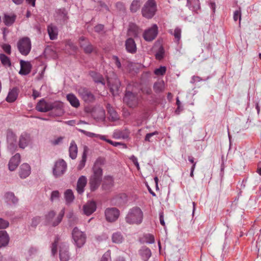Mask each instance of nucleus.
Instances as JSON below:
<instances>
[{
    "label": "nucleus",
    "mask_w": 261,
    "mask_h": 261,
    "mask_svg": "<svg viewBox=\"0 0 261 261\" xmlns=\"http://www.w3.org/2000/svg\"><path fill=\"white\" fill-rule=\"evenodd\" d=\"M105 162L103 158H98L94 163L92 168L93 173L89 178L90 190L94 191L99 187L102 181V166Z\"/></svg>",
    "instance_id": "1"
},
{
    "label": "nucleus",
    "mask_w": 261,
    "mask_h": 261,
    "mask_svg": "<svg viewBox=\"0 0 261 261\" xmlns=\"http://www.w3.org/2000/svg\"><path fill=\"white\" fill-rule=\"evenodd\" d=\"M143 214L142 210L138 207H134L129 210L125 216V220L127 223L139 224L143 220Z\"/></svg>",
    "instance_id": "2"
},
{
    "label": "nucleus",
    "mask_w": 261,
    "mask_h": 261,
    "mask_svg": "<svg viewBox=\"0 0 261 261\" xmlns=\"http://www.w3.org/2000/svg\"><path fill=\"white\" fill-rule=\"evenodd\" d=\"M157 10L155 0H148L142 9V15L147 18H151Z\"/></svg>",
    "instance_id": "3"
},
{
    "label": "nucleus",
    "mask_w": 261,
    "mask_h": 261,
    "mask_svg": "<svg viewBox=\"0 0 261 261\" xmlns=\"http://www.w3.org/2000/svg\"><path fill=\"white\" fill-rule=\"evenodd\" d=\"M7 143L8 149L12 153L17 150L18 142L16 135L11 130L7 132Z\"/></svg>",
    "instance_id": "4"
},
{
    "label": "nucleus",
    "mask_w": 261,
    "mask_h": 261,
    "mask_svg": "<svg viewBox=\"0 0 261 261\" xmlns=\"http://www.w3.org/2000/svg\"><path fill=\"white\" fill-rule=\"evenodd\" d=\"M58 107L60 109L59 114L62 113L61 105L58 102L54 103L46 102L43 99L40 100L36 107V110L41 112H46L50 111L53 108Z\"/></svg>",
    "instance_id": "5"
},
{
    "label": "nucleus",
    "mask_w": 261,
    "mask_h": 261,
    "mask_svg": "<svg viewBox=\"0 0 261 261\" xmlns=\"http://www.w3.org/2000/svg\"><path fill=\"white\" fill-rule=\"evenodd\" d=\"M17 48L20 54L24 56L28 55L31 49V42L28 37H23L17 42Z\"/></svg>",
    "instance_id": "6"
},
{
    "label": "nucleus",
    "mask_w": 261,
    "mask_h": 261,
    "mask_svg": "<svg viewBox=\"0 0 261 261\" xmlns=\"http://www.w3.org/2000/svg\"><path fill=\"white\" fill-rule=\"evenodd\" d=\"M65 214V209L63 208L58 214V216L54 219L56 213L54 211L49 212L45 216L46 220L48 223L53 226L58 225L62 221Z\"/></svg>",
    "instance_id": "7"
},
{
    "label": "nucleus",
    "mask_w": 261,
    "mask_h": 261,
    "mask_svg": "<svg viewBox=\"0 0 261 261\" xmlns=\"http://www.w3.org/2000/svg\"><path fill=\"white\" fill-rule=\"evenodd\" d=\"M67 169V164L63 160L60 159L55 162L53 168V173L55 177H59L63 175Z\"/></svg>",
    "instance_id": "8"
},
{
    "label": "nucleus",
    "mask_w": 261,
    "mask_h": 261,
    "mask_svg": "<svg viewBox=\"0 0 261 261\" xmlns=\"http://www.w3.org/2000/svg\"><path fill=\"white\" fill-rule=\"evenodd\" d=\"M72 238L75 245L78 247H81L86 242V236L84 232L77 227L74 228L72 233Z\"/></svg>",
    "instance_id": "9"
},
{
    "label": "nucleus",
    "mask_w": 261,
    "mask_h": 261,
    "mask_svg": "<svg viewBox=\"0 0 261 261\" xmlns=\"http://www.w3.org/2000/svg\"><path fill=\"white\" fill-rule=\"evenodd\" d=\"M78 94L81 98L87 103L93 102L95 97L92 92L85 87H80L77 90Z\"/></svg>",
    "instance_id": "10"
},
{
    "label": "nucleus",
    "mask_w": 261,
    "mask_h": 261,
    "mask_svg": "<svg viewBox=\"0 0 261 261\" xmlns=\"http://www.w3.org/2000/svg\"><path fill=\"white\" fill-rule=\"evenodd\" d=\"M123 101L130 108L135 107L138 103L137 95L130 91H127L123 97Z\"/></svg>",
    "instance_id": "11"
},
{
    "label": "nucleus",
    "mask_w": 261,
    "mask_h": 261,
    "mask_svg": "<svg viewBox=\"0 0 261 261\" xmlns=\"http://www.w3.org/2000/svg\"><path fill=\"white\" fill-rule=\"evenodd\" d=\"M32 142L31 135L27 132H23L19 137L18 147L21 149H24Z\"/></svg>",
    "instance_id": "12"
},
{
    "label": "nucleus",
    "mask_w": 261,
    "mask_h": 261,
    "mask_svg": "<svg viewBox=\"0 0 261 261\" xmlns=\"http://www.w3.org/2000/svg\"><path fill=\"white\" fill-rule=\"evenodd\" d=\"M108 82L112 94L114 96L118 95L121 85L120 81L115 76L114 79H108Z\"/></svg>",
    "instance_id": "13"
},
{
    "label": "nucleus",
    "mask_w": 261,
    "mask_h": 261,
    "mask_svg": "<svg viewBox=\"0 0 261 261\" xmlns=\"http://www.w3.org/2000/svg\"><path fill=\"white\" fill-rule=\"evenodd\" d=\"M119 211L115 207L108 208L105 211L106 220L109 222L115 221L119 216Z\"/></svg>",
    "instance_id": "14"
},
{
    "label": "nucleus",
    "mask_w": 261,
    "mask_h": 261,
    "mask_svg": "<svg viewBox=\"0 0 261 261\" xmlns=\"http://www.w3.org/2000/svg\"><path fill=\"white\" fill-rule=\"evenodd\" d=\"M158 33V26L156 24H153L151 28L144 32L143 38L147 41H151L155 38Z\"/></svg>",
    "instance_id": "15"
},
{
    "label": "nucleus",
    "mask_w": 261,
    "mask_h": 261,
    "mask_svg": "<svg viewBox=\"0 0 261 261\" xmlns=\"http://www.w3.org/2000/svg\"><path fill=\"white\" fill-rule=\"evenodd\" d=\"M80 46L84 49L86 54H90L94 50V48L89 41L84 36L79 38Z\"/></svg>",
    "instance_id": "16"
},
{
    "label": "nucleus",
    "mask_w": 261,
    "mask_h": 261,
    "mask_svg": "<svg viewBox=\"0 0 261 261\" xmlns=\"http://www.w3.org/2000/svg\"><path fill=\"white\" fill-rule=\"evenodd\" d=\"M20 70L19 71V73L20 74L25 75L30 73L32 69V65L29 62L20 60Z\"/></svg>",
    "instance_id": "17"
},
{
    "label": "nucleus",
    "mask_w": 261,
    "mask_h": 261,
    "mask_svg": "<svg viewBox=\"0 0 261 261\" xmlns=\"http://www.w3.org/2000/svg\"><path fill=\"white\" fill-rule=\"evenodd\" d=\"M56 20L60 22H64L68 19V13L65 9H58L56 12Z\"/></svg>",
    "instance_id": "18"
},
{
    "label": "nucleus",
    "mask_w": 261,
    "mask_h": 261,
    "mask_svg": "<svg viewBox=\"0 0 261 261\" xmlns=\"http://www.w3.org/2000/svg\"><path fill=\"white\" fill-rule=\"evenodd\" d=\"M20 162V155L19 153H16L13 156L9 163V169L10 171L15 170Z\"/></svg>",
    "instance_id": "19"
},
{
    "label": "nucleus",
    "mask_w": 261,
    "mask_h": 261,
    "mask_svg": "<svg viewBox=\"0 0 261 261\" xmlns=\"http://www.w3.org/2000/svg\"><path fill=\"white\" fill-rule=\"evenodd\" d=\"M59 256L61 261H68L70 258L68 247L64 244L60 246Z\"/></svg>",
    "instance_id": "20"
},
{
    "label": "nucleus",
    "mask_w": 261,
    "mask_h": 261,
    "mask_svg": "<svg viewBox=\"0 0 261 261\" xmlns=\"http://www.w3.org/2000/svg\"><path fill=\"white\" fill-rule=\"evenodd\" d=\"M87 179L86 176L82 175L79 177L77 181L76 191L79 194L84 192V189L87 185Z\"/></svg>",
    "instance_id": "21"
},
{
    "label": "nucleus",
    "mask_w": 261,
    "mask_h": 261,
    "mask_svg": "<svg viewBox=\"0 0 261 261\" xmlns=\"http://www.w3.org/2000/svg\"><path fill=\"white\" fill-rule=\"evenodd\" d=\"M96 209V205L95 202L90 201L83 206L84 213L87 216H89L94 213Z\"/></svg>",
    "instance_id": "22"
},
{
    "label": "nucleus",
    "mask_w": 261,
    "mask_h": 261,
    "mask_svg": "<svg viewBox=\"0 0 261 261\" xmlns=\"http://www.w3.org/2000/svg\"><path fill=\"white\" fill-rule=\"evenodd\" d=\"M19 176L22 178H25L31 173V167L28 164H22L20 167Z\"/></svg>",
    "instance_id": "23"
},
{
    "label": "nucleus",
    "mask_w": 261,
    "mask_h": 261,
    "mask_svg": "<svg viewBox=\"0 0 261 261\" xmlns=\"http://www.w3.org/2000/svg\"><path fill=\"white\" fill-rule=\"evenodd\" d=\"M125 47L128 52L132 54L136 53L137 47L133 39L129 38L126 40Z\"/></svg>",
    "instance_id": "24"
},
{
    "label": "nucleus",
    "mask_w": 261,
    "mask_h": 261,
    "mask_svg": "<svg viewBox=\"0 0 261 261\" xmlns=\"http://www.w3.org/2000/svg\"><path fill=\"white\" fill-rule=\"evenodd\" d=\"M140 32V29L134 23H131L129 25L128 35L129 36L137 37Z\"/></svg>",
    "instance_id": "25"
},
{
    "label": "nucleus",
    "mask_w": 261,
    "mask_h": 261,
    "mask_svg": "<svg viewBox=\"0 0 261 261\" xmlns=\"http://www.w3.org/2000/svg\"><path fill=\"white\" fill-rule=\"evenodd\" d=\"M129 132L127 129L116 130L113 133V137L115 139H126L129 136Z\"/></svg>",
    "instance_id": "26"
},
{
    "label": "nucleus",
    "mask_w": 261,
    "mask_h": 261,
    "mask_svg": "<svg viewBox=\"0 0 261 261\" xmlns=\"http://www.w3.org/2000/svg\"><path fill=\"white\" fill-rule=\"evenodd\" d=\"M66 98L67 100L69 102L70 104L75 108H78L80 105V101L75 95L72 93H70L67 95Z\"/></svg>",
    "instance_id": "27"
},
{
    "label": "nucleus",
    "mask_w": 261,
    "mask_h": 261,
    "mask_svg": "<svg viewBox=\"0 0 261 261\" xmlns=\"http://www.w3.org/2000/svg\"><path fill=\"white\" fill-rule=\"evenodd\" d=\"M18 95V89L17 88H14L11 90L6 98L7 101L9 102H14L17 98Z\"/></svg>",
    "instance_id": "28"
},
{
    "label": "nucleus",
    "mask_w": 261,
    "mask_h": 261,
    "mask_svg": "<svg viewBox=\"0 0 261 261\" xmlns=\"http://www.w3.org/2000/svg\"><path fill=\"white\" fill-rule=\"evenodd\" d=\"M9 238L5 231H0V248L5 246L8 244Z\"/></svg>",
    "instance_id": "29"
},
{
    "label": "nucleus",
    "mask_w": 261,
    "mask_h": 261,
    "mask_svg": "<svg viewBox=\"0 0 261 261\" xmlns=\"http://www.w3.org/2000/svg\"><path fill=\"white\" fill-rule=\"evenodd\" d=\"M69 152V156L72 159H75L76 158L77 153V147L75 142L73 141L70 143Z\"/></svg>",
    "instance_id": "30"
},
{
    "label": "nucleus",
    "mask_w": 261,
    "mask_h": 261,
    "mask_svg": "<svg viewBox=\"0 0 261 261\" xmlns=\"http://www.w3.org/2000/svg\"><path fill=\"white\" fill-rule=\"evenodd\" d=\"M187 6L194 11H196L200 8L199 0H187Z\"/></svg>",
    "instance_id": "31"
},
{
    "label": "nucleus",
    "mask_w": 261,
    "mask_h": 261,
    "mask_svg": "<svg viewBox=\"0 0 261 261\" xmlns=\"http://www.w3.org/2000/svg\"><path fill=\"white\" fill-rule=\"evenodd\" d=\"M47 32L51 40L55 39L57 37V28L56 26L50 24L47 27Z\"/></svg>",
    "instance_id": "32"
},
{
    "label": "nucleus",
    "mask_w": 261,
    "mask_h": 261,
    "mask_svg": "<svg viewBox=\"0 0 261 261\" xmlns=\"http://www.w3.org/2000/svg\"><path fill=\"white\" fill-rule=\"evenodd\" d=\"M64 198L67 204H69L73 202L74 199V196L71 190L68 189L65 192Z\"/></svg>",
    "instance_id": "33"
},
{
    "label": "nucleus",
    "mask_w": 261,
    "mask_h": 261,
    "mask_svg": "<svg viewBox=\"0 0 261 261\" xmlns=\"http://www.w3.org/2000/svg\"><path fill=\"white\" fill-rule=\"evenodd\" d=\"M6 201L9 203L16 204L18 202V198L15 196L12 192H7L5 195Z\"/></svg>",
    "instance_id": "34"
},
{
    "label": "nucleus",
    "mask_w": 261,
    "mask_h": 261,
    "mask_svg": "<svg viewBox=\"0 0 261 261\" xmlns=\"http://www.w3.org/2000/svg\"><path fill=\"white\" fill-rule=\"evenodd\" d=\"M140 254L142 256V259L144 261H146L151 256V252L150 250L146 247H142L140 250Z\"/></svg>",
    "instance_id": "35"
},
{
    "label": "nucleus",
    "mask_w": 261,
    "mask_h": 261,
    "mask_svg": "<svg viewBox=\"0 0 261 261\" xmlns=\"http://www.w3.org/2000/svg\"><path fill=\"white\" fill-rule=\"evenodd\" d=\"M153 90L156 93H160L164 91L165 83L163 81H159L155 82L153 85Z\"/></svg>",
    "instance_id": "36"
},
{
    "label": "nucleus",
    "mask_w": 261,
    "mask_h": 261,
    "mask_svg": "<svg viewBox=\"0 0 261 261\" xmlns=\"http://www.w3.org/2000/svg\"><path fill=\"white\" fill-rule=\"evenodd\" d=\"M108 113L110 115V118L112 121H116L119 119L118 115L115 110L109 104L107 105Z\"/></svg>",
    "instance_id": "37"
},
{
    "label": "nucleus",
    "mask_w": 261,
    "mask_h": 261,
    "mask_svg": "<svg viewBox=\"0 0 261 261\" xmlns=\"http://www.w3.org/2000/svg\"><path fill=\"white\" fill-rule=\"evenodd\" d=\"M90 75L95 83H100L103 85L105 84L104 79L101 75L94 72H91Z\"/></svg>",
    "instance_id": "38"
},
{
    "label": "nucleus",
    "mask_w": 261,
    "mask_h": 261,
    "mask_svg": "<svg viewBox=\"0 0 261 261\" xmlns=\"http://www.w3.org/2000/svg\"><path fill=\"white\" fill-rule=\"evenodd\" d=\"M124 238L120 232L114 233L112 236V242L114 243L120 244L123 241Z\"/></svg>",
    "instance_id": "39"
},
{
    "label": "nucleus",
    "mask_w": 261,
    "mask_h": 261,
    "mask_svg": "<svg viewBox=\"0 0 261 261\" xmlns=\"http://www.w3.org/2000/svg\"><path fill=\"white\" fill-rule=\"evenodd\" d=\"M16 19V15H5L4 16V23L6 25L9 26L12 25L15 21Z\"/></svg>",
    "instance_id": "40"
},
{
    "label": "nucleus",
    "mask_w": 261,
    "mask_h": 261,
    "mask_svg": "<svg viewBox=\"0 0 261 261\" xmlns=\"http://www.w3.org/2000/svg\"><path fill=\"white\" fill-rule=\"evenodd\" d=\"M0 60L4 66L8 67H10L11 66V63L9 58L5 54H0Z\"/></svg>",
    "instance_id": "41"
},
{
    "label": "nucleus",
    "mask_w": 261,
    "mask_h": 261,
    "mask_svg": "<svg viewBox=\"0 0 261 261\" xmlns=\"http://www.w3.org/2000/svg\"><path fill=\"white\" fill-rule=\"evenodd\" d=\"M141 0H134L130 6V10L132 12H137L140 8Z\"/></svg>",
    "instance_id": "42"
},
{
    "label": "nucleus",
    "mask_w": 261,
    "mask_h": 261,
    "mask_svg": "<svg viewBox=\"0 0 261 261\" xmlns=\"http://www.w3.org/2000/svg\"><path fill=\"white\" fill-rule=\"evenodd\" d=\"M86 159H87V150H86V148H85L84 152L83 153L82 160L80 161V164L77 167L79 170H81L82 169H83L84 167V166L85 165L86 161Z\"/></svg>",
    "instance_id": "43"
},
{
    "label": "nucleus",
    "mask_w": 261,
    "mask_h": 261,
    "mask_svg": "<svg viewBox=\"0 0 261 261\" xmlns=\"http://www.w3.org/2000/svg\"><path fill=\"white\" fill-rule=\"evenodd\" d=\"M169 32L174 36L175 39H176L177 42H178L179 41L181 37V32L180 29L176 28L174 30V32H173L172 30H170Z\"/></svg>",
    "instance_id": "44"
},
{
    "label": "nucleus",
    "mask_w": 261,
    "mask_h": 261,
    "mask_svg": "<svg viewBox=\"0 0 261 261\" xmlns=\"http://www.w3.org/2000/svg\"><path fill=\"white\" fill-rule=\"evenodd\" d=\"M61 105V110L62 111V113L59 114L60 112V109L58 107L53 108L51 111H52L53 115H54L55 116H61L64 113V110L63 109V104L61 102H58Z\"/></svg>",
    "instance_id": "45"
},
{
    "label": "nucleus",
    "mask_w": 261,
    "mask_h": 261,
    "mask_svg": "<svg viewBox=\"0 0 261 261\" xmlns=\"http://www.w3.org/2000/svg\"><path fill=\"white\" fill-rule=\"evenodd\" d=\"M113 184V178L112 176L110 175L105 176L104 177L103 186L106 185L109 186L110 187L112 186Z\"/></svg>",
    "instance_id": "46"
},
{
    "label": "nucleus",
    "mask_w": 261,
    "mask_h": 261,
    "mask_svg": "<svg viewBox=\"0 0 261 261\" xmlns=\"http://www.w3.org/2000/svg\"><path fill=\"white\" fill-rule=\"evenodd\" d=\"M41 221V218L38 216L32 218L30 226L35 228L39 224Z\"/></svg>",
    "instance_id": "47"
},
{
    "label": "nucleus",
    "mask_w": 261,
    "mask_h": 261,
    "mask_svg": "<svg viewBox=\"0 0 261 261\" xmlns=\"http://www.w3.org/2000/svg\"><path fill=\"white\" fill-rule=\"evenodd\" d=\"M166 71V68L165 66H161L160 68L156 69L154 73L156 75H163Z\"/></svg>",
    "instance_id": "48"
},
{
    "label": "nucleus",
    "mask_w": 261,
    "mask_h": 261,
    "mask_svg": "<svg viewBox=\"0 0 261 261\" xmlns=\"http://www.w3.org/2000/svg\"><path fill=\"white\" fill-rule=\"evenodd\" d=\"M9 226V222L3 218H0V229H6Z\"/></svg>",
    "instance_id": "49"
},
{
    "label": "nucleus",
    "mask_w": 261,
    "mask_h": 261,
    "mask_svg": "<svg viewBox=\"0 0 261 261\" xmlns=\"http://www.w3.org/2000/svg\"><path fill=\"white\" fill-rule=\"evenodd\" d=\"M78 130L84 134H85L86 136L91 137V138H97L98 137V134H96L93 133H91L89 132H87L85 130L81 129H78Z\"/></svg>",
    "instance_id": "50"
},
{
    "label": "nucleus",
    "mask_w": 261,
    "mask_h": 261,
    "mask_svg": "<svg viewBox=\"0 0 261 261\" xmlns=\"http://www.w3.org/2000/svg\"><path fill=\"white\" fill-rule=\"evenodd\" d=\"M159 133L158 131H155L151 133H148L146 135L144 140L146 142H151V140H150L151 137H152L154 135H159Z\"/></svg>",
    "instance_id": "51"
},
{
    "label": "nucleus",
    "mask_w": 261,
    "mask_h": 261,
    "mask_svg": "<svg viewBox=\"0 0 261 261\" xmlns=\"http://www.w3.org/2000/svg\"><path fill=\"white\" fill-rule=\"evenodd\" d=\"M145 241L147 243L153 244L154 243V238L153 236L150 234H147L145 237Z\"/></svg>",
    "instance_id": "52"
},
{
    "label": "nucleus",
    "mask_w": 261,
    "mask_h": 261,
    "mask_svg": "<svg viewBox=\"0 0 261 261\" xmlns=\"http://www.w3.org/2000/svg\"><path fill=\"white\" fill-rule=\"evenodd\" d=\"M58 239L55 240L54 242L52 244L51 246V253L53 255H55L57 252V243Z\"/></svg>",
    "instance_id": "53"
},
{
    "label": "nucleus",
    "mask_w": 261,
    "mask_h": 261,
    "mask_svg": "<svg viewBox=\"0 0 261 261\" xmlns=\"http://www.w3.org/2000/svg\"><path fill=\"white\" fill-rule=\"evenodd\" d=\"M60 196V194L58 191H54L52 192L51 194L50 200L53 201L54 200L58 199Z\"/></svg>",
    "instance_id": "54"
},
{
    "label": "nucleus",
    "mask_w": 261,
    "mask_h": 261,
    "mask_svg": "<svg viewBox=\"0 0 261 261\" xmlns=\"http://www.w3.org/2000/svg\"><path fill=\"white\" fill-rule=\"evenodd\" d=\"M2 48L6 53L10 55L11 53V47L9 44H5L3 45Z\"/></svg>",
    "instance_id": "55"
},
{
    "label": "nucleus",
    "mask_w": 261,
    "mask_h": 261,
    "mask_svg": "<svg viewBox=\"0 0 261 261\" xmlns=\"http://www.w3.org/2000/svg\"><path fill=\"white\" fill-rule=\"evenodd\" d=\"M37 252V248L35 247H31L28 250V254L30 257L33 256L34 255H35Z\"/></svg>",
    "instance_id": "56"
},
{
    "label": "nucleus",
    "mask_w": 261,
    "mask_h": 261,
    "mask_svg": "<svg viewBox=\"0 0 261 261\" xmlns=\"http://www.w3.org/2000/svg\"><path fill=\"white\" fill-rule=\"evenodd\" d=\"M129 159L133 162L135 165L137 167V169L139 170L140 169V167L139 163L138 162L137 158L134 155H133L129 158Z\"/></svg>",
    "instance_id": "57"
},
{
    "label": "nucleus",
    "mask_w": 261,
    "mask_h": 261,
    "mask_svg": "<svg viewBox=\"0 0 261 261\" xmlns=\"http://www.w3.org/2000/svg\"><path fill=\"white\" fill-rule=\"evenodd\" d=\"M238 19L241 20V12L239 11H236L233 14V19L236 21Z\"/></svg>",
    "instance_id": "58"
},
{
    "label": "nucleus",
    "mask_w": 261,
    "mask_h": 261,
    "mask_svg": "<svg viewBox=\"0 0 261 261\" xmlns=\"http://www.w3.org/2000/svg\"><path fill=\"white\" fill-rule=\"evenodd\" d=\"M113 59L114 60L115 64H116V66L118 68H120L121 67V64L117 56H113Z\"/></svg>",
    "instance_id": "59"
},
{
    "label": "nucleus",
    "mask_w": 261,
    "mask_h": 261,
    "mask_svg": "<svg viewBox=\"0 0 261 261\" xmlns=\"http://www.w3.org/2000/svg\"><path fill=\"white\" fill-rule=\"evenodd\" d=\"M164 51L163 49H160V50L155 54L156 58L158 60H161L163 58Z\"/></svg>",
    "instance_id": "60"
},
{
    "label": "nucleus",
    "mask_w": 261,
    "mask_h": 261,
    "mask_svg": "<svg viewBox=\"0 0 261 261\" xmlns=\"http://www.w3.org/2000/svg\"><path fill=\"white\" fill-rule=\"evenodd\" d=\"M116 8L119 10H123L124 9V6L122 3L119 2L116 4Z\"/></svg>",
    "instance_id": "61"
},
{
    "label": "nucleus",
    "mask_w": 261,
    "mask_h": 261,
    "mask_svg": "<svg viewBox=\"0 0 261 261\" xmlns=\"http://www.w3.org/2000/svg\"><path fill=\"white\" fill-rule=\"evenodd\" d=\"M103 25L102 24H98L95 27L94 30L96 32H100V31H102L103 29Z\"/></svg>",
    "instance_id": "62"
},
{
    "label": "nucleus",
    "mask_w": 261,
    "mask_h": 261,
    "mask_svg": "<svg viewBox=\"0 0 261 261\" xmlns=\"http://www.w3.org/2000/svg\"><path fill=\"white\" fill-rule=\"evenodd\" d=\"M200 81H201V79L200 77L197 76H193L192 78L191 83L194 84L196 82H200Z\"/></svg>",
    "instance_id": "63"
},
{
    "label": "nucleus",
    "mask_w": 261,
    "mask_h": 261,
    "mask_svg": "<svg viewBox=\"0 0 261 261\" xmlns=\"http://www.w3.org/2000/svg\"><path fill=\"white\" fill-rule=\"evenodd\" d=\"M110 255L108 253H106L102 256L101 261H109Z\"/></svg>",
    "instance_id": "64"
}]
</instances>
